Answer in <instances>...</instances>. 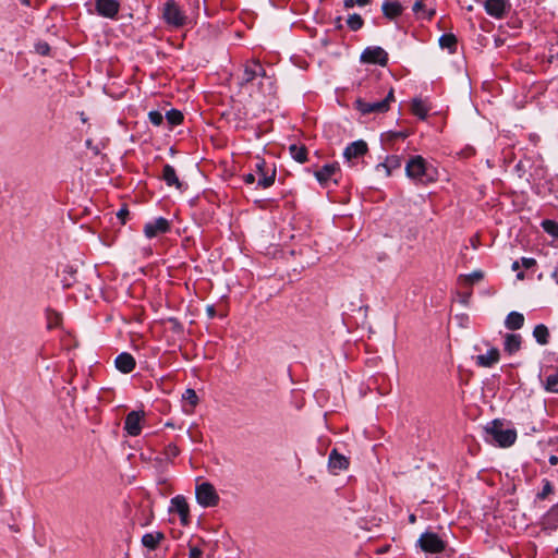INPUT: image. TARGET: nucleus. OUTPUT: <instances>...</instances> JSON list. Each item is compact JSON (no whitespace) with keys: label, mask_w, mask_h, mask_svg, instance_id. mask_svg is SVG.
<instances>
[{"label":"nucleus","mask_w":558,"mask_h":558,"mask_svg":"<svg viewBox=\"0 0 558 558\" xmlns=\"http://www.w3.org/2000/svg\"><path fill=\"white\" fill-rule=\"evenodd\" d=\"M407 177L416 184L427 185L437 180V170L422 156H411L405 163Z\"/></svg>","instance_id":"nucleus-1"},{"label":"nucleus","mask_w":558,"mask_h":558,"mask_svg":"<svg viewBox=\"0 0 558 558\" xmlns=\"http://www.w3.org/2000/svg\"><path fill=\"white\" fill-rule=\"evenodd\" d=\"M486 434L499 447H510L517 439V432L511 428H504V424L499 420H494L485 427Z\"/></svg>","instance_id":"nucleus-2"},{"label":"nucleus","mask_w":558,"mask_h":558,"mask_svg":"<svg viewBox=\"0 0 558 558\" xmlns=\"http://www.w3.org/2000/svg\"><path fill=\"white\" fill-rule=\"evenodd\" d=\"M395 100L393 89H390L383 100H366L359 98L355 101V108L362 114L384 113L389 110L391 101Z\"/></svg>","instance_id":"nucleus-3"},{"label":"nucleus","mask_w":558,"mask_h":558,"mask_svg":"<svg viewBox=\"0 0 558 558\" xmlns=\"http://www.w3.org/2000/svg\"><path fill=\"white\" fill-rule=\"evenodd\" d=\"M162 17L169 26L174 28L183 27L189 23V17L174 0H168L163 4Z\"/></svg>","instance_id":"nucleus-4"},{"label":"nucleus","mask_w":558,"mask_h":558,"mask_svg":"<svg viewBox=\"0 0 558 558\" xmlns=\"http://www.w3.org/2000/svg\"><path fill=\"white\" fill-rule=\"evenodd\" d=\"M253 173L257 177V186L262 189L270 187L276 180V167L268 165L263 158L257 157Z\"/></svg>","instance_id":"nucleus-5"},{"label":"nucleus","mask_w":558,"mask_h":558,"mask_svg":"<svg viewBox=\"0 0 558 558\" xmlns=\"http://www.w3.org/2000/svg\"><path fill=\"white\" fill-rule=\"evenodd\" d=\"M196 499L203 507H215L219 502V496L213 484L204 482L196 486Z\"/></svg>","instance_id":"nucleus-6"},{"label":"nucleus","mask_w":558,"mask_h":558,"mask_svg":"<svg viewBox=\"0 0 558 558\" xmlns=\"http://www.w3.org/2000/svg\"><path fill=\"white\" fill-rule=\"evenodd\" d=\"M418 546L425 553L439 554L445 549V542L433 532H425L417 541Z\"/></svg>","instance_id":"nucleus-7"},{"label":"nucleus","mask_w":558,"mask_h":558,"mask_svg":"<svg viewBox=\"0 0 558 558\" xmlns=\"http://www.w3.org/2000/svg\"><path fill=\"white\" fill-rule=\"evenodd\" d=\"M412 11L416 19L430 21L436 14V1L413 0Z\"/></svg>","instance_id":"nucleus-8"},{"label":"nucleus","mask_w":558,"mask_h":558,"mask_svg":"<svg viewBox=\"0 0 558 558\" xmlns=\"http://www.w3.org/2000/svg\"><path fill=\"white\" fill-rule=\"evenodd\" d=\"M368 150L366 142L363 140L355 141L347 146L343 157L349 166L354 167L357 160L363 157Z\"/></svg>","instance_id":"nucleus-9"},{"label":"nucleus","mask_w":558,"mask_h":558,"mask_svg":"<svg viewBox=\"0 0 558 558\" xmlns=\"http://www.w3.org/2000/svg\"><path fill=\"white\" fill-rule=\"evenodd\" d=\"M361 61L364 63L386 65L388 54L380 47H367L361 54Z\"/></svg>","instance_id":"nucleus-10"},{"label":"nucleus","mask_w":558,"mask_h":558,"mask_svg":"<svg viewBox=\"0 0 558 558\" xmlns=\"http://www.w3.org/2000/svg\"><path fill=\"white\" fill-rule=\"evenodd\" d=\"M169 230H170V222L163 217H159L153 221L145 223V226H144V234L148 239H153L159 234H165Z\"/></svg>","instance_id":"nucleus-11"},{"label":"nucleus","mask_w":558,"mask_h":558,"mask_svg":"<svg viewBox=\"0 0 558 558\" xmlns=\"http://www.w3.org/2000/svg\"><path fill=\"white\" fill-rule=\"evenodd\" d=\"M259 76L266 77L265 69L258 61H252L251 63L245 64L240 84L242 86L246 85Z\"/></svg>","instance_id":"nucleus-12"},{"label":"nucleus","mask_w":558,"mask_h":558,"mask_svg":"<svg viewBox=\"0 0 558 558\" xmlns=\"http://www.w3.org/2000/svg\"><path fill=\"white\" fill-rule=\"evenodd\" d=\"M485 10L488 15L502 19L509 12L510 3L507 0H486Z\"/></svg>","instance_id":"nucleus-13"},{"label":"nucleus","mask_w":558,"mask_h":558,"mask_svg":"<svg viewBox=\"0 0 558 558\" xmlns=\"http://www.w3.org/2000/svg\"><path fill=\"white\" fill-rule=\"evenodd\" d=\"M120 4L116 0H97L96 11L99 15L107 19H114L119 12Z\"/></svg>","instance_id":"nucleus-14"},{"label":"nucleus","mask_w":558,"mask_h":558,"mask_svg":"<svg viewBox=\"0 0 558 558\" xmlns=\"http://www.w3.org/2000/svg\"><path fill=\"white\" fill-rule=\"evenodd\" d=\"M143 413L137 411L130 412L124 422V429L130 436H138L142 432Z\"/></svg>","instance_id":"nucleus-15"},{"label":"nucleus","mask_w":558,"mask_h":558,"mask_svg":"<svg viewBox=\"0 0 558 558\" xmlns=\"http://www.w3.org/2000/svg\"><path fill=\"white\" fill-rule=\"evenodd\" d=\"M340 171L338 163H328L315 171V178L322 185H327L329 181L337 183L333 177Z\"/></svg>","instance_id":"nucleus-16"},{"label":"nucleus","mask_w":558,"mask_h":558,"mask_svg":"<svg viewBox=\"0 0 558 558\" xmlns=\"http://www.w3.org/2000/svg\"><path fill=\"white\" fill-rule=\"evenodd\" d=\"M171 510L179 513L181 523L187 525L190 522L189 505L183 496H175L171 499Z\"/></svg>","instance_id":"nucleus-17"},{"label":"nucleus","mask_w":558,"mask_h":558,"mask_svg":"<svg viewBox=\"0 0 558 558\" xmlns=\"http://www.w3.org/2000/svg\"><path fill=\"white\" fill-rule=\"evenodd\" d=\"M114 364H116V367L124 374L131 373L135 368V365H136L134 357L130 353H126V352L120 353L116 357Z\"/></svg>","instance_id":"nucleus-18"},{"label":"nucleus","mask_w":558,"mask_h":558,"mask_svg":"<svg viewBox=\"0 0 558 558\" xmlns=\"http://www.w3.org/2000/svg\"><path fill=\"white\" fill-rule=\"evenodd\" d=\"M500 354L497 348H492L486 354L476 356V364L482 367H490L499 361Z\"/></svg>","instance_id":"nucleus-19"},{"label":"nucleus","mask_w":558,"mask_h":558,"mask_svg":"<svg viewBox=\"0 0 558 558\" xmlns=\"http://www.w3.org/2000/svg\"><path fill=\"white\" fill-rule=\"evenodd\" d=\"M328 464L333 472H337L345 470L349 466V461L344 456L333 449L329 454Z\"/></svg>","instance_id":"nucleus-20"},{"label":"nucleus","mask_w":558,"mask_h":558,"mask_svg":"<svg viewBox=\"0 0 558 558\" xmlns=\"http://www.w3.org/2000/svg\"><path fill=\"white\" fill-rule=\"evenodd\" d=\"M162 179L168 186H175L178 190H181L182 183L177 175L175 169L171 165L167 163L163 166Z\"/></svg>","instance_id":"nucleus-21"},{"label":"nucleus","mask_w":558,"mask_h":558,"mask_svg":"<svg viewBox=\"0 0 558 558\" xmlns=\"http://www.w3.org/2000/svg\"><path fill=\"white\" fill-rule=\"evenodd\" d=\"M402 165V158L398 155L388 156L384 162L377 166V170L384 169L386 175H390L393 170L399 169Z\"/></svg>","instance_id":"nucleus-22"},{"label":"nucleus","mask_w":558,"mask_h":558,"mask_svg":"<svg viewBox=\"0 0 558 558\" xmlns=\"http://www.w3.org/2000/svg\"><path fill=\"white\" fill-rule=\"evenodd\" d=\"M384 15L388 19H396L402 13V5L397 0H387L383 3Z\"/></svg>","instance_id":"nucleus-23"},{"label":"nucleus","mask_w":558,"mask_h":558,"mask_svg":"<svg viewBox=\"0 0 558 558\" xmlns=\"http://www.w3.org/2000/svg\"><path fill=\"white\" fill-rule=\"evenodd\" d=\"M524 324V316L519 312H511L508 314L505 325L509 330H518Z\"/></svg>","instance_id":"nucleus-24"},{"label":"nucleus","mask_w":558,"mask_h":558,"mask_svg":"<svg viewBox=\"0 0 558 558\" xmlns=\"http://www.w3.org/2000/svg\"><path fill=\"white\" fill-rule=\"evenodd\" d=\"M161 532L147 533L142 537V544L148 549H156L159 543L163 539Z\"/></svg>","instance_id":"nucleus-25"},{"label":"nucleus","mask_w":558,"mask_h":558,"mask_svg":"<svg viewBox=\"0 0 558 558\" xmlns=\"http://www.w3.org/2000/svg\"><path fill=\"white\" fill-rule=\"evenodd\" d=\"M521 347V336L517 333H508L505 338V351L513 354L519 351Z\"/></svg>","instance_id":"nucleus-26"},{"label":"nucleus","mask_w":558,"mask_h":558,"mask_svg":"<svg viewBox=\"0 0 558 558\" xmlns=\"http://www.w3.org/2000/svg\"><path fill=\"white\" fill-rule=\"evenodd\" d=\"M533 337L535 338L537 343H539L541 345H545L548 343L549 340V330L543 324L536 325L533 330Z\"/></svg>","instance_id":"nucleus-27"},{"label":"nucleus","mask_w":558,"mask_h":558,"mask_svg":"<svg viewBox=\"0 0 558 558\" xmlns=\"http://www.w3.org/2000/svg\"><path fill=\"white\" fill-rule=\"evenodd\" d=\"M289 150H290L291 157L295 161H298L300 163H304L307 160V149L305 146L293 144L289 147Z\"/></svg>","instance_id":"nucleus-28"},{"label":"nucleus","mask_w":558,"mask_h":558,"mask_svg":"<svg viewBox=\"0 0 558 558\" xmlns=\"http://www.w3.org/2000/svg\"><path fill=\"white\" fill-rule=\"evenodd\" d=\"M411 109L413 114L422 120L426 119L429 111L428 106L422 99H414Z\"/></svg>","instance_id":"nucleus-29"},{"label":"nucleus","mask_w":558,"mask_h":558,"mask_svg":"<svg viewBox=\"0 0 558 558\" xmlns=\"http://www.w3.org/2000/svg\"><path fill=\"white\" fill-rule=\"evenodd\" d=\"M439 45L441 48H447L450 51H454V49L457 47V38L452 34H444L439 38Z\"/></svg>","instance_id":"nucleus-30"},{"label":"nucleus","mask_w":558,"mask_h":558,"mask_svg":"<svg viewBox=\"0 0 558 558\" xmlns=\"http://www.w3.org/2000/svg\"><path fill=\"white\" fill-rule=\"evenodd\" d=\"M166 119L171 126L179 125L183 121V114L181 111L171 109L167 112Z\"/></svg>","instance_id":"nucleus-31"},{"label":"nucleus","mask_w":558,"mask_h":558,"mask_svg":"<svg viewBox=\"0 0 558 558\" xmlns=\"http://www.w3.org/2000/svg\"><path fill=\"white\" fill-rule=\"evenodd\" d=\"M545 388L549 392L558 393V369L546 378Z\"/></svg>","instance_id":"nucleus-32"},{"label":"nucleus","mask_w":558,"mask_h":558,"mask_svg":"<svg viewBox=\"0 0 558 558\" xmlns=\"http://www.w3.org/2000/svg\"><path fill=\"white\" fill-rule=\"evenodd\" d=\"M363 23V19L359 14H352L347 20V24L352 31H359Z\"/></svg>","instance_id":"nucleus-33"},{"label":"nucleus","mask_w":558,"mask_h":558,"mask_svg":"<svg viewBox=\"0 0 558 558\" xmlns=\"http://www.w3.org/2000/svg\"><path fill=\"white\" fill-rule=\"evenodd\" d=\"M544 230L553 235L554 238L558 239V223L553 220H544L542 223Z\"/></svg>","instance_id":"nucleus-34"},{"label":"nucleus","mask_w":558,"mask_h":558,"mask_svg":"<svg viewBox=\"0 0 558 558\" xmlns=\"http://www.w3.org/2000/svg\"><path fill=\"white\" fill-rule=\"evenodd\" d=\"M461 278L466 284H473L483 279V272L476 270L473 271L472 274L463 275Z\"/></svg>","instance_id":"nucleus-35"},{"label":"nucleus","mask_w":558,"mask_h":558,"mask_svg":"<svg viewBox=\"0 0 558 558\" xmlns=\"http://www.w3.org/2000/svg\"><path fill=\"white\" fill-rule=\"evenodd\" d=\"M148 119H149L150 123H153L156 126H159L163 121V116L159 111H150L148 113Z\"/></svg>","instance_id":"nucleus-36"},{"label":"nucleus","mask_w":558,"mask_h":558,"mask_svg":"<svg viewBox=\"0 0 558 558\" xmlns=\"http://www.w3.org/2000/svg\"><path fill=\"white\" fill-rule=\"evenodd\" d=\"M180 453V450L178 448L177 445L174 444H169L166 448H165V454L167 456V458L169 459H172V458H175L178 457Z\"/></svg>","instance_id":"nucleus-37"},{"label":"nucleus","mask_w":558,"mask_h":558,"mask_svg":"<svg viewBox=\"0 0 558 558\" xmlns=\"http://www.w3.org/2000/svg\"><path fill=\"white\" fill-rule=\"evenodd\" d=\"M553 493V486L549 481H545V484L543 486V489L541 493H538L537 497L539 499H545L549 494Z\"/></svg>","instance_id":"nucleus-38"},{"label":"nucleus","mask_w":558,"mask_h":558,"mask_svg":"<svg viewBox=\"0 0 558 558\" xmlns=\"http://www.w3.org/2000/svg\"><path fill=\"white\" fill-rule=\"evenodd\" d=\"M183 397L189 400L192 405H195L198 401V397L193 389H186Z\"/></svg>","instance_id":"nucleus-39"},{"label":"nucleus","mask_w":558,"mask_h":558,"mask_svg":"<svg viewBox=\"0 0 558 558\" xmlns=\"http://www.w3.org/2000/svg\"><path fill=\"white\" fill-rule=\"evenodd\" d=\"M520 265H522L526 269H530L536 265V260L534 258H530V257H522Z\"/></svg>","instance_id":"nucleus-40"},{"label":"nucleus","mask_w":558,"mask_h":558,"mask_svg":"<svg viewBox=\"0 0 558 558\" xmlns=\"http://www.w3.org/2000/svg\"><path fill=\"white\" fill-rule=\"evenodd\" d=\"M387 136L389 137V140H396V138H405L407 137V133L404 132H390L387 134Z\"/></svg>","instance_id":"nucleus-41"},{"label":"nucleus","mask_w":558,"mask_h":558,"mask_svg":"<svg viewBox=\"0 0 558 558\" xmlns=\"http://www.w3.org/2000/svg\"><path fill=\"white\" fill-rule=\"evenodd\" d=\"M129 215V210L126 208H121L117 213V217L121 220L122 223H125V218Z\"/></svg>","instance_id":"nucleus-42"},{"label":"nucleus","mask_w":558,"mask_h":558,"mask_svg":"<svg viewBox=\"0 0 558 558\" xmlns=\"http://www.w3.org/2000/svg\"><path fill=\"white\" fill-rule=\"evenodd\" d=\"M243 180L246 184H253L256 181L255 173L251 172L243 177Z\"/></svg>","instance_id":"nucleus-43"},{"label":"nucleus","mask_w":558,"mask_h":558,"mask_svg":"<svg viewBox=\"0 0 558 558\" xmlns=\"http://www.w3.org/2000/svg\"><path fill=\"white\" fill-rule=\"evenodd\" d=\"M202 555V550L197 547H193L190 549V558H199Z\"/></svg>","instance_id":"nucleus-44"},{"label":"nucleus","mask_w":558,"mask_h":558,"mask_svg":"<svg viewBox=\"0 0 558 558\" xmlns=\"http://www.w3.org/2000/svg\"><path fill=\"white\" fill-rule=\"evenodd\" d=\"M37 51L41 54H46L49 51V46L47 44L38 45Z\"/></svg>","instance_id":"nucleus-45"},{"label":"nucleus","mask_w":558,"mask_h":558,"mask_svg":"<svg viewBox=\"0 0 558 558\" xmlns=\"http://www.w3.org/2000/svg\"><path fill=\"white\" fill-rule=\"evenodd\" d=\"M343 4L345 9H352L356 4V2L355 0H344Z\"/></svg>","instance_id":"nucleus-46"},{"label":"nucleus","mask_w":558,"mask_h":558,"mask_svg":"<svg viewBox=\"0 0 558 558\" xmlns=\"http://www.w3.org/2000/svg\"><path fill=\"white\" fill-rule=\"evenodd\" d=\"M371 0H355L356 4L360 7H364L369 3Z\"/></svg>","instance_id":"nucleus-47"},{"label":"nucleus","mask_w":558,"mask_h":558,"mask_svg":"<svg viewBox=\"0 0 558 558\" xmlns=\"http://www.w3.org/2000/svg\"><path fill=\"white\" fill-rule=\"evenodd\" d=\"M207 313H208L209 317H214L215 313H216L214 306H208L207 307Z\"/></svg>","instance_id":"nucleus-48"},{"label":"nucleus","mask_w":558,"mask_h":558,"mask_svg":"<svg viewBox=\"0 0 558 558\" xmlns=\"http://www.w3.org/2000/svg\"><path fill=\"white\" fill-rule=\"evenodd\" d=\"M549 463H550L551 465H556V464L558 463V457H556V456H550V458H549Z\"/></svg>","instance_id":"nucleus-49"},{"label":"nucleus","mask_w":558,"mask_h":558,"mask_svg":"<svg viewBox=\"0 0 558 558\" xmlns=\"http://www.w3.org/2000/svg\"><path fill=\"white\" fill-rule=\"evenodd\" d=\"M520 266H521V265H520V262H519V260H515V262H513V264H512V267H511V268H512V270L517 271V270H519Z\"/></svg>","instance_id":"nucleus-50"},{"label":"nucleus","mask_w":558,"mask_h":558,"mask_svg":"<svg viewBox=\"0 0 558 558\" xmlns=\"http://www.w3.org/2000/svg\"><path fill=\"white\" fill-rule=\"evenodd\" d=\"M409 521H410V523H415V521H416V517H415V514H411V515L409 517Z\"/></svg>","instance_id":"nucleus-51"},{"label":"nucleus","mask_w":558,"mask_h":558,"mask_svg":"<svg viewBox=\"0 0 558 558\" xmlns=\"http://www.w3.org/2000/svg\"><path fill=\"white\" fill-rule=\"evenodd\" d=\"M517 278H518L519 280L524 279V274H523V272H518Z\"/></svg>","instance_id":"nucleus-52"},{"label":"nucleus","mask_w":558,"mask_h":558,"mask_svg":"<svg viewBox=\"0 0 558 558\" xmlns=\"http://www.w3.org/2000/svg\"><path fill=\"white\" fill-rule=\"evenodd\" d=\"M21 2L25 5H29L31 4V1L29 0H21Z\"/></svg>","instance_id":"nucleus-53"}]
</instances>
